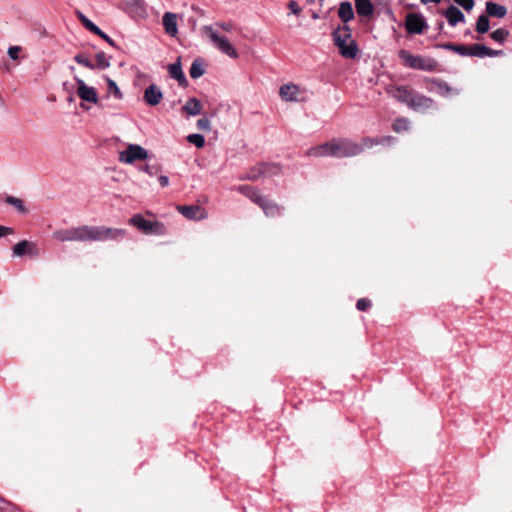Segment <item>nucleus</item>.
Returning <instances> with one entry per match:
<instances>
[{"label":"nucleus","instance_id":"obj_40","mask_svg":"<svg viewBox=\"0 0 512 512\" xmlns=\"http://www.w3.org/2000/svg\"><path fill=\"white\" fill-rule=\"evenodd\" d=\"M107 84H108V92L110 94H114L115 97H117V98L122 97L118 86L116 85V83L113 80L107 78Z\"/></svg>","mask_w":512,"mask_h":512},{"label":"nucleus","instance_id":"obj_33","mask_svg":"<svg viewBox=\"0 0 512 512\" xmlns=\"http://www.w3.org/2000/svg\"><path fill=\"white\" fill-rule=\"evenodd\" d=\"M76 16L81 24L90 32L97 34L100 32V28L94 24L89 18H87L82 12L76 11Z\"/></svg>","mask_w":512,"mask_h":512},{"label":"nucleus","instance_id":"obj_23","mask_svg":"<svg viewBox=\"0 0 512 512\" xmlns=\"http://www.w3.org/2000/svg\"><path fill=\"white\" fill-rule=\"evenodd\" d=\"M427 82L433 84L437 88V93L443 97H447L451 94L457 95L460 90L451 87L447 82L438 79H427Z\"/></svg>","mask_w":512,"mask_h":512},{"label":"nucleus","instance_id":"obj_45","mask_svg":"<svg viewBox=\"0 0 512 512\" xmlns=\"http://www.w3.org/2000/svg\"><path fill=\"white\" fill-rule=\"evenodd\" d=\"M455 53L460 56H468V45L457 44L455 48Z\"/></svg>","mask_w":512,"mask_h":512},{"label":"nucleus","instance_id":"obj_11","mask_svg":"<svg viewBox=\"0 0 512 512\" xmlns=\"http://www.w3.org/2000/svg\"><path fill=\"white\" fill-rule=\"evenodd\" d=\"M177 210L187 219L202 220L207 217V211L199 205L177 206Z\"/></svg>","mask_w":512,"mask_h":512},{"label":"nucleus","instance_id":"obj_22","mask_svg":"<svg viewBox=\"0 0 512 512\" xmlns=\"http://www.w3.org/2000/svg\"><path fill=\"white\" fill-rule=\"evenodd\" d=\"M259 207L263 210L264 214L267 217H277L282 214L283 207L279 206L274 201L269 200L267 197H264Z\"/></svg>","mask_w":512,"mask_h":512},{"label":"nucleus","instance_id":"obj_6","mask_svg":"<svg viewBox=\"0 0 512 512\" xmlns=\"http://www.w3.org/2000/svg\"><path fill=\"white\" fill-rule=\"evenodd\" d=\"M202 32L210 39L213 46L223 54L230 58H238V53L233 45L224 36H220L212 26L205 25L202 27Z\"/></svg>","mask_w":512,"mask_h":512},{"label":"nucleus","instance_id":"obj_44","mask_svg":"<svg viewBox=\"0 0 512 512\" xmlns=\"http://www.w3.org/2000/svg\"><path fill=\"white\" fill-rule=\"evenodd\" d=\"M8 55L12 60H16L18 58L19 53L21 52L20 46H11L8 48Z\"/></svg>","mask_w":512,"mask_h":512},{"label":"nucleus","instance_id":"obj_29","mask_svg":"<svg viewBox=\"0 0 512 512\" xmlns=\"http://www.w3.org/2000/svg\"><path fill=\"white\" fill-rule=\"evenodd\" d=\"M339 18L346 24L354 18L353 8L350 2H341L338 10Z\"/></svg>","mask_w":512,"mask_h":512},{"label":"nucleus","instance_id":"obj_3","mask_svg":"<svg viewBox=\"0 0 512 512\" xmlns=\"http://www.w3.org/2000/svg\"><path fill=\"white\" fill-rule=\"evenodd\" d=\"M387 92L416 112H425L435 106V101L432 98L417 93L409 86H391Z\"/></svg>","mask_w":512,"mask_h":512},{"label":"nucleus","instance_id":"obj_31","mask_svg":"<svg viewBox=\"0 0 512 512\" xmlns=\"http://www.w3.org/2000/svg\"><path fill=\"white\" fill-rule=\"evenodd\" d=\"M144 164L135 165V167L140 171L149 176L157 175L162 167L157 163H151V161H144Z\"/></svg>","mask_w":512,"mask_h":512},{"label":"nucleus","instance_id":"obj_46","mask_svg":"<svg viewBox=\"0 0 512 512\" xmlns=\"http://www.w3.org/2000/svg\"><path fill=\"white\" fill-rule=\"evenodd\" d=\"M288 8L294 13L295 15H299L301 12V8L298 5V3L295 0H290L288 3Z\"/></svg>","mask_w":512,"mask_h":512},{"label":"nucleus","instance_id":"obj_25","mask_svg":"<svg viewBox=\"0 0 512 512\" xmlns=\"http://www.w3.org/2000/svg\"><path fill=\"white\" fill-rule=\"evenodd\" d=\"M355 9L359 16L368 17L372 15L374 11L371 0H354Z\"/></svg>","mask_w":512,"mask_h":512},{"label":"nucleus","instance_id":"obj_52","mask_svg":"<svg viewBox=\"0 0 512 512\" xmlns=\"http://www.w3.org/2000/svg\"><path fill=\"white\" fill-rule=\"evenodd\" d=\"M421 2H422L423 4H427L428 2H434V3H437V4H438V3H440V2H441V0H421Z\"/></svg>","mask_w":512,"mask_h":512},{"label":"nucleus","instance_id":"obj_49","mask_svg":"<svg viewBox=\"0 0 512 512\" xmlns=\"http://www.w3.org/2000/svg\"><path fill=\"white\" fill-rule=\"evenodd\" d=\"M13 233V229L10 227L0 225V238L10 235Z\"/></svg>","mask_w":512,"mask_h":512},{"label":"nucleus","instance_id":"obj_13","mask_svg":"<svg viewBox=\"0 0 512 512\" xmlns=\"http://www.w3.org/2000/svg\"><path fill=\"white\" fill-rule=\"evenodd\" d=\"M502 54L501 50H493L485 45L472 44L468 45V56L472 57H495Z\"/></svg>","mask_w":512,"mask_h":512},{"label":"nucleus","instance_id":"obj_21","mask_svg":"<svg viewBox=\"0 0 512 512\" xmlns=\"http://www.w3.org/2000/svg\"><path fill=\"white\" fill-rule=\"evenodd\" d=\"M235 189L238 192H240L241 194H243L244 196H246L247 198H249L252 202L257 204L258 206L261 203V201L263 200V198L265 197L260 193V191L257 188L249 186V185H239Z\"/></svg>","mask_w":512,"mask_h":512},{"label":"nucleus","instance_id":"obj_41","mask_svg":"<svg viewBox=\"0 0 512 512\" xmlns=\"http://www.w3.org/2000/svg\"><path fill=\"white\" fill-rule=\"evenodd\" d=\"M454 2L466 11L472 10L475 5L474 0H454Z\"/></svg>","mask_w":512,"mask_h":512},{"label":"nucleus","instance_id":"obj_7","mask_svg":"<svg viewBox=\"0 0 512 512\" xmlns=\"http://www.w3.org/2000/svg\"><path fill=\"white\" fill-rule=\"evenodd\" d=\"M130 224L134 225L140 232L146 235H165L166 226L159 221H149L141 214H135L130 218Z\"/></svg>","mask_w":512,"mask_h":512},{"label":"nucleus","instance_id":"obj_34","mask_svg":"<svg viewBox=\"0 0 512 512\" xmlns=\"http://www.w3.org/2000/svg\"><path fill=\"white\" fill-rule=\"evenodd\" d=\"M74 60L79 64L88 69L93 70V61L85 53H78L75 55Z\"/></svg>","mask_w":512,"mask_h":512},{"label":"nucleus","instance_id":"obj_15","mask_svg":"<svg viewBox=\"0 0 512 512\" xmlns=\"http://www.w3.org/2000/svg\"><path fill=\"white\" fill-rule=\"evenodd\" d=\"M168 73L172 79H175L182 87L188 86V81L182 70L181 58L178 57L175 63L168 65Z\"/></svg>","mask_w":512,"mask_h":512},{"label":"nucleus","instance_id":"obj_2","mask_svg":"<svg viewBox=\"0 0 512 512\" xmlns=\"http://www.w3.org/2000/svg\"><path fill=\"white\" fill-rule=\"evenodd\" d=\"M364 150L363 138L359 143L349 138H333L328 142L309 148L306 155L311 157L349 158L360 155Z\"/></svg>","mask_w":512,"mask_h":512},{"label":"nucleus","instance_id":"obj_30","mask_svg":"<svg viewBox=\"0 0 512 512\" xmlns=\"http://www.w3.org/2000/svg\"><path fill=\"white\" fill-rule=\"evenodd\" d=\"M121 145L124 144L117 137H112L108 140V146L110 148H115L119 152V160L123 163H128V147L120 150Z\"/></svg>","mask_w":512,"mask_h":512},{"label":"nucleus","instance_id":"obj_17","mask_svg":"<svg viewBox=\"0 0 512 512\" xmlns=\"http://www.w3.org/2000/svg\"><path fill=\"white\" fill-rule=\"evenodd\" d=\"M148 15V6L144 0H130V17L146 19Z\"/></svg>","mask_w":512,"mask_h":512},{"label":"nucleus","instance_id":"obj_50","mask_svg":"<svg viewBox=\"0 0 512 512\" xmlns=\"http://www.w3.org/2000/svg\"><path fill=\"white\" fill-rule=\"evenodd\" d=\"M158 182L162 187H167L169 185V178L165 175H160L158 177Z\"/></svg>","mask_w":512,"mask_h":512},{"label":"nucleus","instance_id":"obj_27","mask_svg":"<svg viewBox=\"0 0 512 512\" xmlns=\"http://www.w3.org/2000/svg\"><path fill=\"white\" fill-rule=\"evenodd\" d=\"M110 67V57L103 51H98L93 62V70H105Z\"/></svg>","mask_w":512,"mask_h":512},{"label":"nucleus","instance_id":"obj_51","mask_svg":"<svg viewBox=\"0 0 512 512\" xmlns=\"http://www.w3.org/2000/svg\"><path fill=\"white\" fill-rule=\"evenodd\" d=\"M456 45L457 44H454V43H445L441 47L446 49V50H450V51L455 52Z\"/></svg>","mask_w":512,"mask_h":512},{"label":"nucleus","instance_id":"obj_35","mask_svg":"<svg viewBox=\"0 0 512 512\" xmlns=\"http://www.w3.org/2000/svg\"><path fill=\"white\" fill-rule=\"evenodd\" d=\"M6 203L12 205L15 209H17L20 213H25L26 208L24 206V203L21 199L14 197V196H7L6 197Z\"/></svg>","mask_w":512,"mask_h":512},{"label":"nucleus","instance_id":"obj_18","mask_svg":"<svg viewBox=\"0 0 512 512\" xmlns=\"http://www.w3.org/2000/svg\"><path fill=\"white\" fill-rule=\"evenodd\" d=\"M300 93V88L295 84H284L280 87L279 95L282 100L287 102H296L298 101V95Z\"/></svg>","mask_w":512,"mask_h":512},{"label":"nucleus","instance_id":"obj_12","mask_svg":"<svg viewBox=\"0 0 512 512\" xmlns=\"http://www.w3.org/2000/svg\"><path fill=\"white\" fill-rule=\"evenodd\" d=\"M154 155L138 144L130 143V164L137 165L136 162L152 161Z\"/></svg>","mask_w":512,"mask_h":512},{"label":"nucleus","instance_id":"obj_36","mask_svg":"<svg viewBox=\"0 0 512 512\" xmlns=\"http://www.w3.org/2000/svg\"><path fill=\"white\" fill-rule=\"evenodd\" d=\"M489 30V18L486 15L479 16L476 22V31L478 33H486Z\"/></svg>","mask_w":512,"mask_h":512},{"label":"nucleus","instance_id":"obj_5","mask_svg":"<svg viewBox=\"0 0 512 512\" xmlns=\"http://www.w3.org/2000/svg\"><path fill=\"white\" fill-rule=\"evenodd\" d=\"M399 57L403 64L409 68L422 70V71H434L438 63L435 59L430 57H423L420 55H413L407 50H400Z\"/></svg>","mask_w":512,"mask_h":512},{"label":"nucleus","instance_id":"obj_26","mask_svg":"<svg viewBox=\"0 0 512 512\" xmlns=\"http://www.w3.org/2000/svg\"><path fill=\"white\" fill-rule=\"evenodd\" d=\"M202 105L197 98H190L182 107V111L189 116H196L201 113Z\"/></svg>","mask_w":512,"mask_h":512},{"label":"nucleus","instance_id":"obj_20","mask_svg":"<svg viewBox=\"0 0 512 512\" xmlns=\"http://www.w3.org/2000/svg\"><path fill=\"white\" fill-rule=\"evenodd\" d=\"M443 16L447 19L450 26L455 27L460 22H465V16L462 11L456 6H449L444 12Z\"/></svg>","mask_w":512,"mask_h":512},{"label":"nucleus","instance_id":"obj_43","mask_svg":"<svg viewBox=\"0 0 512 512\" xmlns=\"http://www.w3.org/2000/svg\"><path fill=\"white\" fill-rule=\"evenodd\" d=\"M371 306V302L367 298H361L357 301L356 307L359 311H365Z\"/></svg>","mask_w":512,"mask_h":512},{"label":"nucleus","instance_id":"obj_4","mask_svg":"<svg viewBox=\"0 0 512 512\" xmlns=\"http://www.w3.org/2000/svg\"><path fill=\"white\" fill-rule=\"evenodd\" d=\"M334 45L338 48L339 54L347 59L357 57L359 49L348 25L339 26L332 33Z\"/></svg>","mask_w":512,"mask_h":512},{"label":"nucleus","instance_id":"obj_48","mask_svg":"<svg viewBox=\"0 0 512 512\" xmlns=\"http://www.w3.org/2000/svg\"><path fill=\"white\" fill-rule=\"evenodd\" d=\"M215 26L227 32H230L233 29L232 24L229 22H217Z\"/></svg>","mask_w":512,"mask_h":512},{"label":"nucleus","instance_id":"obj_14","mask_svg":"<svg viewBox=\"0 0 512 512\" xmlns=\"http://www.w3.org/2000/svg\"><path fill=\"white\" fill-rule=\"evenodd\" d=\"M163 99V92L156 84L149 85L144 91V101L149 106H157Z\"/></svg>","mask_w":512,"mask_h":512},{"label":"nucleus","instance_id":"obj_39","mask_svg":"<svg viewBox=\"0 0 512 512\" xmlns=\"http://www.w3.org/2000/svg\"><path fill=\"white\" fill-rule=\"evenodd\" d=\"M187 141L197 148H202L205 144V138L201 134H190L187 136Z\"/></svg>","mask_w":512,"mask_h":512},{"label":"nucleus","instance_id":"obj_53","mask_svg":"<svg viewBox=\"0 0 512 512\" xmlns=\"http://www.w3.org/2000/svg\"><path fill=\"white\" fill-rule=\"evenodd\" d=\"M307 1H308V2H310V3H312V2H314L315 0H307Z\"/></svg>","mask_w":512,"mask_h":512},{"label":"nucleus","instance_id":"obj_8","mask_svg":"<svg viewBox=\"0 0 512 512\" xmlns=\"http://www.w3.org/2000/svg\"><path fill=\"white\" fill-rule=\"evenodd\" d=\"M280 168L276 164H265L261 163L253 168H251L245 176L241 177V179L246 180H257L261 176H272L278 174Z\"/></svg>","mask_w":512,"mask_h":512},{"label":"nucleus","instance_id":"obj_24","mask_svg":"<svg viewBox=\"0 0 512 512\" xmlns=\"http://www.w3.org/2000/svg\"><path fill=\"white\" fill-rule=\"evenodd\" d=\"M396 141V138L393 136H383V137H363V145L366 148H372L375 145H389L393 144Z\"/></svg>","mask_w":512,"mask_h":512},{"label":"nucleus","instance_id":"obj_1","mask_svg":"<svg viewBox=\"0 0 512 512\" xmlns=\"http://www.w3.org/2000/svg\"><path fill=\"white\" fill-rule=\"evenodd\" d=\"M126 236L124 229L107 228L104 226L83 225L70 229H61L53 233V238L61 242L67 241H106L123 239Z\"/></svg>","mask_w":512,"mask_h":512},{"label":"nucleus","instance_id":"obj_16","mask_svg":"<svg viewBox=\"0 0 512 512\" xmlns=\"http://www.w3.org/2000/svg\"><path fill=\"white\" fill-rule=\"evenodd\" d=\"M162 24L169 36L175 37L178 34L177 15L175 13L165 12L162 17Z\"/></svg>","mask_w":512,"mask_h":512},{"label":"nucleus","instance_id":"obj_38","mask_svg":"<svg viewBox=\"0 0 512 512\" xmlns=\"http://www.w3.org/2000/svg\"><path fill=\"white\" fill-rule=\"evenodd\" d=\"M508 35H509V32L506 29L499 28V29L493 31L490 34V37L498 43H503L507 39Z\"/></svg>","mask_w":512,"mask_h":512},{"label":"nucleus","instance_id":"obj_47","mask_svg":"<svg viewBox=\"0 0 512 512\" xmlns=\"http://www.w3.org/2000/svg\"><path fill=\"white\" fill-rule=\"evenodd\" d=\"M96 35H98L99 37H101L102 39H104L109 45L113 46V47H117L115 41L113 39H111L105 32H103L101 29H100V32H98Z\"/></svg>","mask_w":512,"mask_h":512},{"label":"nucleus","instance_id":"obj_37","mask_svg":"<svg viewBox=\"0 0 512 512\" xmlns=\"http://www.w3.org/2000/svg\"><path fill=\"white\" fill-rule=\"evenodd\" d=\"M410 122L407 118H398L393 123V130L397 133L407 131L409 129Z\"/></svg>","mask_w":512,"mask_h":512},{"label":"nucleus","instance_id":"obj_28","mask_svg":"<svg viewBox=\"0 0 512 512\" xmlns=\"http://www.w3.org/2000/svg\"><path fill=\"white\" fill-rule=\"evenodd\" d=\"M486 12L492 17L503 18L507 13V9L503 5L489 1L486 3Z\"/></svg>","mask_w":512,"mask_h":512},{"label":"nucleus","instance_id":"obj_10","mask_svg":"<svg viewBox=\"0 0 512 512\" xmlns=\"http://www.w3.org/2000/svg\"><path fill=\"white\" fill-rule=\"evenodd\" d=\"M426 22L421 15L408 14L406 17L405 28L410 34H421L426 27Z\"/></svg>","mask_w":512,"mask_h":512},{"label":"nucleus","instance_id":"obj_32","mask_svg":"<svg viewBox=\"0 0 512 512\" xmlns=\"http://www.w3.org/2000/svg\"><path fill=\"white\" fill-rule=\"evenodd\" d=\"M189 74L192 79H198L205 74L204 62L201 58H196L192 62Z\"/></svg>","mask_w":512,"mask_h":512},{"label":"nucleus","instance_id":"obj_42","mask_svg":"<svg viewBox=\"0 0 512 512\" xmlns=\"http://www.w3.org/2000/svg\"><path fill=\"white\" fill-rule=\"evenodd\" d=\"M197 127H198L200 130L209 131V130H210V128H211L210 120H209L207 117L200 118V119L197 121Z\"/></svg>","mask_w":512,"mask_h":512},{"label":"nucleus","instance_id":"obj_19","mask_svg":"<svg viewBox=\"0 0 512 512\" xmlns=\"http://www.w3.org/2000/svg\"><path fill=\"white\" fill-rule=\"evenodd\" d=\"M26 254H30V255L38 254V249L34 243L29 242L27 240H22V241L18 242L13 247V255L14 256L21 257Z\"/></svg>","mask_w":512,"mask_h":512},{"label":"nucleus","instance_id":"obj_9","mask_svg":"<svg viewBox=\"0 0 512 512\" xmlns=\"http://www.w3.org/2000/svg\"><path fill=\"white\" fill-rule=\"evenodd\" d=\"M75 81L77 83V95L81 100L91 103H96L98 101L95 88L87 86L81 78L75 77Z\"/></svg>","mask_w":512,"mask_h":512}]
</instances>
